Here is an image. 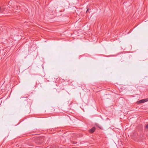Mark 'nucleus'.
Returning <instances> with one entry per match:
<instances>
[{
    "instance_id": "nucleus-3",
    "label": "nucleus",
    "mask_w": 148,
    "mask_h": 148,
    "mask_svg": "<svg viewBox=\"0 0 148 148\" xmlns=\"http://www.w3.org/2000/svg\"><path fill=\"white\" fill-rule=\"evenodd\" d=\"M13 8H14V9H17L18 8V7L17 6H16V7L15 6L14 7H13Z\"/></svg>"
},
{
    "instance_id": "nucleus-2",
    "label": "nucleus",
    "mask_w": 148,
    "mask_h": 148,
    "mask_svg": "<svg viewBox=\"0 0 148 148\" xmlns=\"http://www.w3.org/2000/svg\"><path fill=\"white\" fill-rule=\"evenodd\" d=\"M146 99H142V100H140L139 101V103H144V102H145L146 101L145 100H146Z\"/></svg>"
},
{
    "instance_id": "nucleus-4",
    "label": "nucleus",
    "mask_w": 148,
    "mask_h": 148,
    "mask_svg": "<svg viewBox=\"0 0 148 148\" xmlns=\"http://www.w3.org/2000/svg\"><path fill=\"white\" fill-rule=\"evenodd\" d=\"M145 128L148 129V124L146 125Z\"/></svg>"
},
{
    "instance_id": "nucleus-6",
    "label": "nucleus",
    "mask_w": 148,
    "mask_h": 148,
    "mask_svg": "<svg viewBox=\"0 0 148 148\" xmlns=\"http://www.w3.org/2000/svg\"><path fill=\"white\" fill-rule=\"evenodd\" d=\"M10 11H12V13H13V12H16V11H15V12H14V10H13H13H10Z\"/></svg>"
},
{
    "instance_id": "nucleus-1",
    "label": "nucleus",
    "mask_w": 148,
    "mask_h": 148,
    "mask_svg": "<svg viewBox=\"0 0 148 148\" xmlns=\"http://www.w3.org/2000/svg\"><path fill=\"white\" fill-rule=\"evenodd\" d=\"M95 127H94L92 129H91L89 130V132L91 133H93L95 131Z\"/></svg>"
},
{
    "instance_id": "nucleus-9",
    "label": "nucleus",
    "mask_w": 148,
    "mask_h": 148,
    "mask_svg": "<svg viewBox=\"0 0 148 148\" xmlns=\"http://www.w3.org/2000/svg\"><path fill=\"white\" fill-rule=\"evenodd\" d=\"M8 7L10 8V6H8Z\"/></svg>"
},
{
    "instance_id": "nucleus-8",
    "label": "nucleus",
    "mask_w": 148,
    "mask_h": 148,
    "mask_svg": "<svg viewBox=\"0 0 148 148\" xmlns=\"http://www.w3.org/2000/svg\"><path fill=\"white\" fill-rule=\"evenodd\" d=\"M5 8H4V10H3V11H5Z\"/></svg>"
},
{
    "instance_id": "nucleus-5",
    "label": "nucleus",
    "mask_w": 148,
    "mask_h": 148,
    "mask_svg": "<svg viewBox=\"0 0 148 148\" xmlns=\"http://www.w3.org/2000/svg\"><path fill=\"white\" fill-rule=\"evenodd\" d=\"M89 8H88L86 11V13H87L89 12Z\"/></svg>"
},
{
    "instance_id": "nucleus-7",
    "label": "nucleus",
    "mask_w": 148,
    "mask_h": 148,
    "mask_svg": "<svg viewBox=\"0 0 148 148\" xmlns=\"http://www.w3.org/2000/svg\"><path fill=\"white\" fill-rule=\"evenodd\" d=\"M10 3V2H9V3L8 4H9Z\"/></svg>"
}]
</instances>
